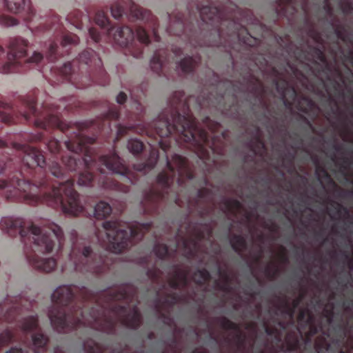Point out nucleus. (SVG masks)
Here are the masks:
<instances>
[{
  "instance_id": "nucleus-1",
  "label": "nucleus",
  "mask_w": 353,
  "mask_h": 353,
  "mask_svg": "<svg viewBox=\"0 0 353 353\" xmlns=\"http://www.w3.org/2000/svg\"><path fill=\"white\" fill-rule=\"evenodd\" d=\"M19 233L23 239L28 237L34 241L33 249L35 254L28 256L30 265L45 272L53 270L57 265L55 259L52 257L38 259V254L58 251L61 248L63 234L60 227L52 224L49 230H44L32 225L27 232L21 229Z\"/></svg>"
},
{
  "instance_id": "nucleus-2",
  "label": "nucleus",
  "mask_w": 353,
  "mask_h": 353,
  "mask_svg": "<svg viewBox=\"0 0 353 353\" xmlns=\"http://www.w3.org/2000/svg\"><path fill=\"white\" fill-rule=\"evenodd\" d=\"M103 229L106 239L101 240V236L99 235V241L107 250L114 253L120 252L126 246L130 237L135 235V232L132 229L128 232L119 228L118 223L116 222L103 223Z\"/></svg>"
},
{
  "instance_id": "nucleus-3",
  "label": "nucleus",
  "mask_w": 353,
  "mask_h": 353,
  "mask_svg": "<svg viewBox=\"0 0 353 353\" xmlns=\"http://www.w3.org/2000/svg\"><path fill=\"white\" fill-rule=\"evenodd\" d=\"M73 183L70 181L59 183V188H54L52 194L50 196L55 204L61 205L63 211L76 215L82 210L78 201V195L72 190Z\"/></svg>"
},
{
  "instance_id": "nucleus-4",
  "label": "nucleus",
  "mask_w": 353,
  "mask_h": 353,
  "mask_svg": "<svg viewBox=\"0 0 353 353\" xmlns=\"http://www.w3.org/2000/svg\"><path fill=\"white\" fill-rule=\"evenodd\" d=\"M90 252V247L81 246L79 243L74 244L66 266L70 269H77L80 264L84 262Z\"/></svg>"
},
{
  "instance_id": "nucleus-5",
  "label": "nucleus",
  "mask_w": 353,
  "mask_h": 353,
  "mask_svg": "<svg viewBox=\"0 0 353 353\" xmlns=\"http://www.w3.org/2000/svg\"><path fill=\"white\" fill-rule=\"evenodd\" d=\"M109 34L113 35L116 43L121 46H126L134 39V33L128 27L110 28Z\"/></svg>"
},
{
  "instance_id": "nucleus-6",
  "label": "nucleus",
  "mask_w": 353,
  "mask_h": 353,
  "mask_svg": "<svg viewBox=\"0 0 353 353\" xmlns=\"http://www.w3.org/2000/svg\"><path fill=\"white\" fill-rule=\"evenodd\" d=\"M52 325L58 330L63 329L66 323V317L59 305H54L48 312Z\"/></svg>"
},
{
  "instance_id": "nucleus-7",
  "label": "nucleus",
  "mask_w": 353,
  "mask_h": 353,
  "mask_svg": "<svg viewBox=\"0 0 353 353\" xmlns=\"http://www.w3.org/2000/svg\"><path fill=\"white\" fill-rule=\"evenodd\" d=\"M27 41L21 38H15L10 41L8 54V59L22 57L26 54Z\"/></svg>"
},
{
  "instance_id": "nucleus-8",
  "label": "nucleus",
  "mask_w": 353,
  "mask_h": 353,
  "mask_svg": "<svg viewBox=\"0 0 353 353\" xmlns=\"http://www.w3.org/2000/svg\"><path fill=\"white\" fill-rule=\"evenodd\" d=\"M72 296L71 289L68 285L59 286L52 294V300L54 304H63Z\"/></svg>"
},
{
  "instance_id": "nucleus-9",
  "label": "nucleus",
  "mask_w": 353,
  "mask_h": 353,
  "mask_svg": "<svg viewBox=\"0 0 353 353\" xmlns=\"http://www.w3.org/2000/svg\"><path fill=\"white\" fill-rule=\"evenodd\" d=\"M101 161L109 171L112 172L119 173L123 168L120 159L115 154L108 157H103Z\"/></svg>"
},
{
  "instance_id": "nucleus-10",
  "label": "nucleus",
  "mask_w": 353,
  "mask_h": 353,
  "mask_svg": "<svg viewBox=\"0 0 353 353\" xmlns=\"http://www.w3.org/2000/svg\"><path fill=\"white\" fill-rule=\"evenodd\" d=\"M111 212V207L105 202L101 201L94 208V216L97 219H103L108 216Z\"/></svg>"
},
{
  "instance_id": "nucleus-11",
  "label": "nucleus",
  "mask_w": 353,
  "mask_h": 353,
  "mask_svg": "<svg viewBox=\"0 0 353 353\" xmlns=\"http://www.w3.org/2000/svg\"><path fill=\"white\" fill-rule=\"evenodd\" d=\"M17 225V222L12 217H3L0 221V230L5 232H10L11 229Z\"/></svg>"
},
{
  "instance_id": "nucleus-12",
  "label": "nucleus",
  "mask_w": 353,
  "mask_h": 353,
  "mask_svg": "<svg viewBox=\"0 0 353 353\" xmlns=\"http://www.w3.org/2000/svg\"><path fill=\"white\" fill-rule=\"evenodd\" d=\"M177 127L176 126L175 123L171 125L168 121H163V128H160L159 126L157 127V131L160 137H167L171 134L172 132Z\"/></svg>"
},
{
  "instance_id": "nucleus-13",
  "label": "nucleus",
  "mask_w": 353,
  "mask_h": 353,
  "mask_svg": "<svg viewBox=\"0 0 353 353\" xmlns=\"http://www.w3.org/2000/svg\"><path fill=\"white\" fill-rule=\"evenodd\" d=\"M194 61L191 57H185L183 60H181L177 65V69L183 72H187L190 71Z\"/></svg>"
},
{
  "instance_id": "nucleus-14",
  "label": "nucleus",
  "mask_w": 353,
  "mask_h": 353,
  "mask_svg": "<svg viewBox=\"0 0 353 353\" xmlns=\"http://www.w3.org/2000/svg\"><path fill=\"white\" fill-rule=\"evenodd\" d=\"M37 325V319L34 316H30L23 319L21 323V329L28 332L34 329Z\"/></svg>"
},
{
  "instance_id": "nucleus-15",
  "label": "nucleus",
  "mask_w": 353,
  "mask_h": 353,
  "mask_svg": "<svg viewBox=\"0 0 353 353\" xmlns=\"http://www.w3.org/2000/svg\"><path fill=\"white\" fill-rule=\"evenodd\" d=\"M6 5L11 11L18 12L24 5V0H4Z\"/></svg>"
},
{
  "instance_id": "nucleus-16",
  "label": "nucleus",
  "mask_w": 353,
  "mask_h": 353,
  "mask_svg": "<svg viewBox=\"0 0 353 353\" xmlns=\"http://www.w3.org/2000/svg\"><path fill=\"white\" fill-rule=\"evenodd\" d=\"M128 148L130 152L137 154L142 150L143 144L137 139H130L128 143Z\"/></svg>"
},
{
  "instance_id": "nucleus-17",
  "label": "nucleus",
  "mask_w": 353,
  "mask_h": 353,
  "mask_svg": "<svg viewBox=\"0 0 353 353\" xmlns=\"http://www.w3.org/2000/svg\"><path fill=\"white\" fill-rule=\"evenodd\" d=\"M185 165V160L184 159L179 155H175L173 157V164L168 162V166L169 169L174 170L175 168L178 170H181Z\"/></svg>"
},
{
  "instance_id": "nucleus-18",
  "label": "nucleus",
  "mask_w": 353,
  "mask_h": 353,
  "mask_svg": "<svg viewBox=\"0 0 353 353\" xmlns=\"http://www.w3.org/2000/svg\"><path fill=\"white\" fill-rule=\"evenodd\" d=\"M95 21L97 25L105 28L108 24V20L103 12H99L95 17Z\"/></svg>"
},
{
  "instance_id": "nucleus-19",
  "label": "nucleus",
  "mask_w": 353,
  "mask_h": 353,
  "mask_svg": "<svg viewBox=\"0 0 353 353\" xmlns=\"http://www.w3.org/2000/svg\"><path fill=\"white\" fill-rule=\"evenodd\" d=\"M33 345L35 347H41L46 343V339L43 334H36L32 336Z\"/></svg>"
},
{
  "instance_id": "nucleus-20",
  "label": "nucleus",
  "mask_w": 353,
  "mask_h": 353,
  "mask_svg": "<svg viewBox=\"0 0 353 353\" xmlns=\"http://www.w3.org/2000/svg\"><path fill=\"white\" fill-rule=\"evenodd\" d=\"M17 185L18 189L24 192L27 191L33 192L35 189V186L34 185H31L25 181H19Z\"/></svg>"
},
{
  "instance_id": "nucleus-21",
  "label": "nucleus",
  "mask_w": 353,
  "mask_h": 353,
  "mask_svg": "<svg viewBox=\"0 0 353 353\" xmlns=\"http://www.w3.org/2000/svg\"><path fill=\"white\" fill-rule=\"evenodd\" d=\"M92 176L90 173L81 174L79 176L78 184L82 186L88 185L89 183L92 181Z\"/></svg>"
},
{
  "instance_id": "nucleus-22",
  "label": "nucleus",
  "mask_w": 353,
  "mask_h": 353,
  "mask_svg": "<svg viewBox=\"0 0 353 353\" xmlns=\"http://www.w3.org/2000/svg\"><path fill=\"white\" fill-rule=\"evenodd\" d=\"M11 332L6 330L0 334V347L8 343L12 339Z\"/></svg>"
},
{
  "instance_id": "nucleus-23",
  "label": "nucleus",
  "mask_w": 353,
  "mask_h": 353,
  "mask_svg": "<svg viewBox=\"0 0 353 353\" xmlns=\"http://www.w3.org/2000/svg\"><path fill=\"white\" fill-rule=\"evenodd\" d=\"M151 68L154 70H158L161 66V61L159 54H155L150 61Z\"/></svg>"
},
{
  "instance_id": "nucleus-24",
  "label": "nucleus",
  "mask_w": 353,
  "mask_h": 353,
  "mask_svg": "<svg viewBox=\"0 0 353 353\" xmlns=\"http://www.w3.org/2000/svg\"><path fill=\"white\" fill-rule=\"evenodd\" d=\"M154 251L159 257L162 258L167 254L168 248L165 245L161 244L155 247Z\"/></svg>"
},
{
  "instance_id": "nucleus-25",
  "label": "nucleus",
  "mask_w": 353,
  "mask_h": 353,
  "mask_svg": "<svg viewBox=\"0 0 353 353\" xmlns=\"http://www.w3.org/2000/svg\"><path fill=\"white\" fill-rule=\"evenodd\" d=\"M112 15L115 19H119L123 13V8L119 5H115L111 9Z\"/></svg>"
},
{
  "instance_id": "nucleus-26",
  "label": "nucleus",
  "mask_w": 353,
  "mask_h": 353,
  "mask_svg": "<svg viewBox=\"0 0 353 353\" xmlns=\"http://www.w3.org/2000/svg\"><path fill=\"white\" fill-rule=\"evenodd\" d=\"M0 23L6 26H12L16 25L17 21L11 17H3L1 19Z\"/></svg>"
},
{
  "instance_id": "nucleus-27",
  "label": "nucleus",
  "mask_w": 353,
  "mask_h": 353,
  "mask_svg": "<svg viewBox=\"0 0 353 353\" xmlns=\"http://www.w3.org/2000/svg\"><path fill=\"white\" fill-rule=\"evenodd\" d=\"M137 39L142 43L148 42V35L143 28H139L137 30Z\"/></svg>"
},
{
  "instance_id": "nucleus-28",
  "label": "nucleus",
  "mask_w": 353,
  "mask_h": 353,
  "mask_svg": "<svg viewBox=\"0 0 353 353\" xmlns=\"http://www.w3.org/2000/svg\"><path fill=\"white\" fill-rule=\"evenodd\" d=\"M50 171L52 175L59 178L62 176V172L60 170L59 165L57 163H53L50 166Z\"/></svg>"
},
{
  "instance_id": "nucleus-29",
  "label": "nucleus",
  "mask_w": 353,
  "mask_h": 353,
  "mask_svg": "<svg viewBox=\"0 0 353 353\" xmlns=\"http://www.w3.org/2000/svg\"><path fill=\"white\" fill-rule=\"evenodd\" d=\"M43 59V56L41 53L34 52L32 57L30 58L29 61L32 63H38Z\"/></svg>"
},
{
  "instance_id": "nucleus-30",
  "label": "nucleus",
  "mask_w": 353,
  "mask_h": 353,
  "mask_svg": "<svg viewBox=\"0 0 353 353\" xmlns=\"http://www.w3.org/2000/svg\"><path fill=\"white\" fill-rule=\"evenodd\" d=\"M126 100V95L123 92H120L117 97V101L118 103L122 104Z\"/></svg>"
},
{
  "instance_id": "nucleus-31",
  "label": "nucleus",
  "mask_w": 353,
  "mask_h": 353,
  "mask_svg": "<svg viewBox=\"0 0 353 353\" xmlns=\"http://www.w3.org/2000/svg\"><path fill=\"white\" fill-rule=\"evenodd\" d=\"M89 34H90V37L94 41H99V35L97 34L96 30L94 28H90L89 30Z\"/></svg>"
},
{
  "instance_id": "nucleus-32",
  "label": "nucleus",
  "mask_w": 353,
  "mask_h": 353,
  "mask_svg": "<svg viewBox=\"0 0 353 353\" xmlns=\"http://www.w3.org/2000/svg\"><path fill=\"white\" fill-rule=\"evenodd\" d=\"M35 161L37 162V165L40 167H42L44 164L43 157L41 155H36Z\"/></svg>"
},
{
  "instance_id": "nucleus-33",
  "label": "nucleus",
  "mask_w": 353,
  "mask_h": 353,
  "mask_svg": "<svg viewBox=\"0 0 353 353\" xmlns=\"http://www.w3.org/2000/svg\"><path fill=\"white\" fill-rule=\"evenodd\" d=\"M65 145L66 146V148L71 150V151H74L75 152H77L78 150H81L82 148L81 147L77 148L76 150H74L72 146H71V143L70 141H65Z\"/></svg>"
},
{
  "instance_id": "nucleus-34",
  "label": "nucleus",
  "mask_w": 353,
  "mask_h": 353,
  "mask_svg": "<svg viewBox=\"0 0 353 353\" xmlns=\"http://www.w3.org/2000/svg\"><path fill=\"white\" fill-rule=\"evenodd\" d=\"M6 353H23L21 349L14 347L6 352Z\"/></svg>"
},
{
  "instance_id": "nucleus-35",
  "label": "nucleus",
  "mask_w": 353,
  "mask_h": 353,
  "mask_svg": "<svg viewBox=\"0 0 353 353\" xmlns=\"http://www.w3.org/2000/svg\"><path fill=\"white\" fill-rule=\"evenodd\" d=\"M24 197L27 199H30V200H32V201H36L37 199V197L36 195L34 194H26L24 195Z\"/></svg>"
},
{
  "instance_id": "nucleus-36",
  "label": "nucleus",
  "mask_w": 353,
  "mask_h": 353,
  "mask_svg": "<svg viewBox=\"0 0 353 353\" xmlns=\"http://www.w3.org/2000/svg\"><path fill=\"white\" fill-rule=\"evenodd\" d=\"M158 180L160 183H167V178H165V176L163 175V174H161L158 177Z\"/></svg>"
},
{
  "instance_id": "nucleus-37",
  "label": "nucleus",
  "mask_w": 353,
  "mask_h": 353,
  "mask_svg": "<svg viewBox=\"0 0 353 353\" xmlns=\"http://www.w3.org/2000/svg\"><path fill=\"white\" fill-rule=\"evenodd\" d=\"M194 130L190 129L189 132L190 134V137H188L187 139H185V141L190 140L191 139H194L195 134H194Z\"/></svg>"
},
{
  "instance_id": "nucleus-38",
  "label": "nucleus",
  "mask_w": 353,
  "mask_h": 353,
  "mask_svg": "<svg viewBox=\"0 0 353 353\" xmlns=\"http://www.w3.org/2000/svg\"><path fill=\"white\" fill-rule=\"evenodd\" d=\"M4 188L7 189L6 192L10 191L8 190L9 187L6 185L5 182L0 183V192L2 191L3 189H4Z\"/></svg>"
},
{
  "instance_id": "nucleus-39",
  "label": "nucleus",
  "mask_w": 353,
  "mask_h": 353,
  "mask_svg": "<svg viewBox=\"0 0 353 353\" xmlns=\"http://www.w3.org/2000/svg\"><path fill=\"white\" fill-rule=\"evenodd\" d=\"M57 144H58V143H57V141H52V142H50V145H49V148H50V150H52V147H54V146L57 145Z\"/></svg>"
},
{
  "instance_id": "nucleus-40",
  "label": "nucleus",
  "mask_w": 353,
  "mask_h": 353,
  "mask_svg": "<svg viewBox=\"0 0 353 353\" xmlns=\"http://www.w3.org/2000/svg\"><path fill=\"white\" fill-rule=\"evenodd\" d=\"M201 274L203 275L204 280L208 277V273L207 272H201Z\"/></svg>"
},
{
  "instance_id": "nucleus-41",
  "label": "nucleus",
  "mask_w": 353,
  "mask_h": 353,
  "mask_svg": "<svg viewBox=\"0 0 353 353\" xmlns=\"http://www.w3.org/2000/svg\"><path fill=\"white\" fill-rule=\"evenodd\" d=\"M10 71V69L6 68V67L2 70V72L5 73L9 72Z\"/></svg>"
},
{
  "instance_id": "nucleus-42",
  "label": "nucleus",
  "mask_w": 353,
  "mask_h": 353,
  "mask_svg": "<svg viewBox=\"0 0 353 353\" xmlns=\"http://www.w3.org/2000/svg\"><path fill=\"white\" fill-rule=\"evenodd\" d=\"M70 163H74V164H75V163H76V161H75V159H71L70 160Z\"/></svg>"
},
{
  "instance_id": "nucleus-43",
  "label": "nucleus",
  "mask_w": 353,
  "mask_h": 353,
  "mask_svg": "<svg viewBox=\"0 0 353 353\" xmlns=\"http://www.w3.org/2000/svg\"><path fill=\"white\" fill-rule=\"evenodd\" d=\"M3 53V49L0 46V55Z\"/></svg>"
},
{
  "instance_id": "nucleus-44",
  "label": "nucleus",
  "mask_w": 353,
  "mask_h": 353,
  "mask_svg": "<svg viewBox=\"0 0 353 353\" xmlns=\"http://www.w3.org/2000/svg\"><path fill=\"white\" fill-rule=\"evenodd\" d=\"M194 127V124L192 123L190 124V126H189L188 128H193Z\"/></svg>"
},
{
  "instance_id": "nucleus-45",
  "label": "nucleus",
  "mask_w": 353,
  "mask_h": 353,
  "mask_svg": "<svg viewBox=\"0 0 353 353\" xmlns=\"http://www.w3.org/2000/svg\"><path fill=\"white\" fill-rule=\"evenodd\" d=\"M68 167L69 169H71V170L72 169V167L70 163L68 164Z\"/></svg>"
},
{
  "instance_id": "nucleus-46",
  "label": "nucleus",
  "mask_w": 353,
  "mask_h": 353,
  "mask_svg": "<svg viewBox=\"0 0 353 353\" xmlns=\"http://www.w3.org/2000/svg\"><path fill=\"white\" fill-rule=\"evenodd\" d=\"M65 39V41H67V42H68V43H71V42H72V41H70V40H68V37H66Z\"/></svg>"
},
{
  "instance_id": "nucleus-47",
  "label": "nucleus",
  "mask_w": 353,
  "mask_h": 353,
  "mask_svg": "<svg viewBox=\"0 0 353 353\" xmlns=\"http://www.w3.org/2000/svg\"><path fill=\"white\" fill-rule=\"evenodd\" d=\"M201 139H202V140H203V141H205V137H202Z\"/></svg>"
},
{
  "instance_id": "nucleus-48",
  "label": "nucleus",
  "mask_w": 353,
  "mask_h": 353,
  "mask_svg": "<svg viewBox=\"0 0 353 353\" xmlns=\"http://www.w3.org/2000/svg\"><path fill=\"white\" fill-rule=\"evenodd\" d=\"M183 131H185V126H183Z\"/></svg>"
}]
</instances>
